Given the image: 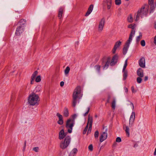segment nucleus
Segmentation results:
<instances>
[{
	"label": "nucleus",
	"mask_w": 156,
	"mask_h": 156,
	"mask_svg": "<svg viewBox=\"0 0 156 156\" xmlns=\"http://www.w3.org/2000/svg\"><path fill=\"white\" fill-rule=\"evenodd\" d=\"M115 99L113 100L112 103V109H114L115 106Z\"/></svg>",
	"instance_id": "obj_34"
},
{
	"label": "nucleus",
	"mask_w": 156,
	"mask_h": 156,
	"mask_svg": "<svg viewBox=\"0 0 156 156\" xmlns=\"http://www.w3.org/2000/svg\"><path fill=\"white\" fill-rule=\"evenodd\" d=\"M67 134V132L65 133V137L64 141H62L60 143V147L62 149H65L67 148L69 145L71 141V137L69 136H66Z\"/></svg>",
	"instance_id": "obj_5"
},
{
	"label": "nucleus",
	"mask_w": 156,
	"mask_h": 156,
	"mask_svg": "<svg viewBox=\"0 0 156 156\" xmlns=\"http://www.w3.org/2000/svg\"><path fill=\"white\" fill-rule=\"evenodd\" d=\"M95 117L97 118V115H95Z\"/></svg>",
	"instance_id": "obj_64"
},
{
	"label": "nucleus",
	"mask_w": 156,
	"mask_h": 156,
	"mask_svg": "<svg viewBox=\"0 0 156 156\" xmlns=\"http://www.w3.org/2000/svg\"><path fill=\"white\" fill-rule=\"evenodd\" d=\"M123 73V80H126L128 76V72L127 70H125L124 72L122 71Z\"/></svg>",
	"instance_id": "obj_26"
},
{
	"label": "nucleus",
	"mask_w": 156,
	"mask_h": 156,
	"mask_svg": "<svg viewBox=\"0 0 156 156\" xmlns=\"http://www.w3.org/2000/svg\"><path fill=\"white\" fill-rule=\"evenodd\" d=\"M41 89V87L40 86H37L35 88L34 91L35 92H39Z\"/></svg>",
	"instance_id": "obj_30"
},
{
	"label": "nucleus",
	"mask_w": 156,
	"mask_h": 156,
	"mask_svg": "<svg viewBox=\"0 0 156 156\" xmlns=\"http://www.w3.org/2000/svg\"><path fill=\"white\" fill-rule=\"evenodd\" d=\"M41 80V78L40 76H37L35 79V81L37 82H39Z\"/></svg>",
	"instance_id": "obj_38"
},
{
	"label": "nucleus",
	"mask_w": 156,
	"mask_h": 156,
	"mask_svg": "<svg viewBox=\"0 0 156 156\" xmlns=\"http://www.w3.org/2000/svg\"><path fill=\"white\" fill-rule=\"evenodd\" d=\"M128 28L132 29V30L131 31H134V33L135 32V24H129L128 27Z\"/></svg>",
	"instance_id": "obj_25"
},
{
	"label": "nucleus",
	"mask_w": 156,
	"mask_h": 156,
	"mask_svg": "<svg viewBox=\"0 0 156 156\" xmlns=\"http://www.w3.org/2000/svg\"><path fill=\"white\" fill-rule=\"evenodd\" d=\"M149 5H150V13L153 12L155 8V5H154L153 2H149Z\"/></svg>",
	"instance_id": "obj_21"
},
{
	"label": "nucleus",
	"mask_w": 156,
	"mask_h": 156,
	"mask_svg": "<svg viewBox=\"0 0 156 156\" xmlns=\"http://www.w3.org/2000/svg\"><path fill=\"white\" fill-rule=\"evenodd\" d=\"M107 130L108 129H106L105 131L103 132L102 134L100 137V141L101 142H102L107 139Z\"/></svg>",
	"instance_id": "obj_9"
},
{
	"label": "nucleus",
	"mask_w": 156,
	"mask_h": 156,
	"mask_svg": "<svg viewBox=\"0 0 156 156\" xmlns=\"http://www.w3.org/2000/svg\"><path fill=\"white\" fill-rule=\"evenodd\" d=\"M24 30V27L18 26L16 30L15 35L17 36H19L22 34Z\"/></svg>",
	"instance_id": "obj_7"
},
{
	"label": "nucleus",
	"mask_w": 156,
	"mask_h": 156,
	"mask_svg": "<svg viewBox=\"0 0 156 156\" xmlns=\"http://www.w3.org/2000/svg\"><path fill=\"white\" fill-rule=\"evenodd\" d=\"M90 110V108L89 107H88L87 108V111L86 113H85L83 115L84 116H86L88 114Z\"/></svg>",
	"instance_id": "obj_47"
},
{
	"label": "nucleus",
	"mask_w": 156,
	"mask_h": 156,
	"mask_svg": "<svg viewBox=\"0 0 156 156\" xmlns=\"http://www.w3.org/2000/svg\"><path fill=\"white\" fill-rule=\"evenodd\" d=\"M93 123V118L92 117H90V115H89L88 117V122L87 124H88H88H89V128L88 129V130L87 132V134L89 133V130L90 129L91 130L92 128V126Z\"/></svg>",
	"instance_id": "obj_11"
},
{
	"label": "nucleus",
	"mask_w": 156,
	"mask_h": 156,
	"mask_svg": "<svg viewBox=\"0 0 156 156\" xmlns=\"http://www.w3.org/2000/svg\"><path fill=\"white\" fill-rule=\"evenodd\" d=\"M39 150V147H34L33 148L34 151L36 152H38Z\"/></svg>",
	"instance_id": "obj_45"
},
{
	"label": "nucleus",
	"mask_w": 156,
	"mask_h": 156,
	"mask_svg": "<svg viewBox=\"0 0 156 156\" xmlns=\"http://www.w3.org/2000/svg\"><path fill=\"white\" fill-rule=\"evenodd\" d=\"M26 146V141L25 140L24 142V146L23 148V150H25Z\"/></svg>",
	"instance_id": "obj_53"
},
{
	"label": "nucleus",
	"mask_w": 156,
	"mask_h": 156,
	"mask_svg": "<svg viewBox=\"0 0 156 156\" xmlns=\"http://www.w3.org/2000/svg\"><path fill=\"white\" fill-rule=\"evenodd\" d=\"M137 146H138V144H134L133 147H135Z\"/></svg>",
	"instance_id": "obj_60"
},
{
	"label": "nucleus",
	"mask_w": 156,
	"mask_h": 156,
	"mask_svg": "<svg viewBox=\"0 0 156 156\" xmlns=\"http://www.w3.org/2000/svg\"><path fill=\"white\" fill-rule=\"evenodd\" d=\"M130 105L132 106V109L133 110L134 108V106L133 103L131 102H130Z\"/></svg>",
	"instance_id": "obj_55"
},
{
	"label": "nucleus",
	"mask_w": 156,
	"mask_h": 156,
	"mask_svg": "<svg viewBox=\"0 0 156 156\" xmlns=\"http://www.w3.org/2000/svg\"><path fill=\"white\" fill-rule=\"evenodd\" d=\"M93 5L91 4L90 5L89 7L88 8V10L87 11L86 14L85 15V16H88L92 12V10L93 8Z\"/></svg>",
	"instance_id": "obj_19"
},
{
	"label": "nucleus",
	"mask_w": 156,
	"mask_h": 156,
	"mask_svg": "<svg viewBox=\"0 0 156 156\" xmlns=\"http://www.w3.org/2000/svg\"><path fill=\"white\" fill-rule=\"evenodd\" d=\"M142 77H138L137 78L136 80L137 82L139 83H141V81L142 80V79L141 78Z\"/></svg>",
	"instance_id": "obj_39"
},
{
	"label": "nucleus",
	"mask_w": 156,
	"mask_h": 156,
	"mask_svg": "<svg viewBox=\"0 0 156 156\" xmlns=\"http://www.w3.org/2000/svg\"><path fill=\"white\" fill-rule=\"evenodd\" d=\"M56 115L58 118L59 119H63L62 116L59 113H57Z\"/></svg>",
	"instance_id": "obj_35"
},
{
	"label": "nucleus",
	"mask_w": 156,
	"mask_h": 156,
	"mask_svg": "<svg viewBox=\"0 0 156 156\" xmlns=\"http://www.w3.org/2000/svg\"><path fill=\"white\" fill-rule=\"evenodd\" d=\"M135 113L134 112H132L130 115L129 120V126L132 127L133 126L134 122L135 120Z\"/></svg>",
	"instance_id": "obj_8"
},
{
	"label": "nucleus",
	"mask_w": 156,
	"mask_h": 156,
	"mask_svg": "<svg viewBox=\"0 0 156 156\" xmlns=\"http://www.w3.org/2000/svg\"><path fill=\"white\" fill-rule=\"evenodd\" d=\"M115 4L116 5H119L121 4V0H115Z\"/></svg>",
	"instance_id": "obj_43"
},
{
	"label": "nucleus",
	"mask_w": 156,
	"mask_h": 156,
	"mask_svg": "<svg viewBox=\"0 0 156 156\" xmlns=\"http://www.w3.org/2000/svg\"><path fill=\"white\" fill-rule=\"evenodd\" d=\"M124 89L125 90V92L126 93H127L128 91V89L127 87H124Z\"/></svg>",
	"instance_id": "obj_49"
},
{
	"label": "nucleus",
	"mask_w": 156,
	"mask_h": 156,
	"mask_svg": "<svg viewBox=\"0 0 156 156\" xmlns=\"http://www.w3.org/2000/svg\"><path fill=\"white\" fill-rule=\"evenodd\" d=\"M38 73V72L37 71H35L32 74V76L31 77V79H32V80H34L35 77L37 75Z\"/></svg>",
	"instance_id": "obj_28"
},
{
	"label": "nucleus",
	"mask_w": 156,
	"mask_h": 156,
	"mask_svg": "<svg viewBox=\"0 0 156 156\" xmlns=\"http://www.w3.org/2000/svg\"><path fill=\"white\" fill-rule=\"evenodd\" d=\"M154 155H156V148H155V151L154 152Z\"/></svg>",
	"instance_id": "obj_61"
},
{
	"label": "nucleus",
	"mask_w": 156,
	"mask_h": 156,
	"mask_svg": "<svg viewBox=\"0 0 156 156\" xmlns=\"http://www.w3.org/2000/svg\"><path fill=\"white\" fill-rule=\"evenodd\" d=\"M138 63L139 66L143 68L145 67V58L144 57H141L139 60Z\"/></svg>",
	"instance_id": "obj_10"
},
{
	"label": "nucleus",
	"mask_w": 156,
	"mask_h": 156,
	"mask_svg": "<svg viewBox=\"0 0 156 156\" xmlns=\"http://www.w3.org/2000/svg\"><path fill=\"white\" fill-rule=\"evenodd\" d=\"M63 12V8L62 7H60L59 9L58 13V17L59 19H60L62 17Z\"/></svg>",
	"instance_id": "obj_23"
},
{
	"label": "nucleus",
	"mask_w": 156,
	"mask_h": 156,
	"mask_svg": "<svg viewBox=\"0 0 156 156\" xmlns=\"http://www.w3.org/2000/svg\"><path fill=\"white\" fill-rule=\"evenodd\" d=\"M143 72V70L141 68H139L137 71V75L141 77H142L144 76Z\"/></svg>",
	"instance_id": "obj_18"
},
{
	"label": "nucleus",
	"mask_w": 156,
	"mask_h": 156,
	"mask_svg": "<svg viewBox=\"0 0 156 156\" xmlns=\"http://www.w3.org/2000/svg\"><path fill=\"white\" fill-rule=\"evenodd\" d=\"M105 23V19L104 18H102L99 22L98 30L99 31H101L103 29L104 25Z\"/></svg>",
	"instance_id": "obj_13"
},
{
	"label": "nucleus",
	"mask_w": 156,
	"mask_h": 156,
	"mask_svg": "<svg viewBox=\"0 0 156 156\" xmlns=\"http://www.w3.org/2000/svg\"><path fill=\"white\" fill-rule=\"evenodd\" d=\"M69 156H74V154H73L71 153H70L69 155Z\"/></svg>",
	"instance_id": "obj_62"
},
{
	"label": "nucleus",
	"mask_w": 156,
	"mask_h": 156,
	"mask_svg": "<svg viewBox=\"0 0 156 156\" xmlns=\"http://www.w3.org/2000/svg\"><path fill=\"white\" fill-rule=\"evenodd\" d=\"M65 137L64 131L63 129H62L59 133L58 138L59 140H61L63 139Z\"/></svg>",
	"instance_id": "obj_16"
},
{
	"label": "nucleus",
	"mask_w": 156,
	"mask_h": 156,
	"mask_svg": "<svg viewBox=\"0 0 156 156\" xmlns=\"http://www.w3.org/2000/svg\"><path fill=\"white\" fill-rule=\"evenodd\" d=\"M110 96L109 95L108 96V99L107 101V103H109L110 102L109 99H110Z\"/></svg>",
	"instance_id": "obj_52"
},
{
	"label": "nucleus",
	"mask_w": 156,
	"mask_h": 156,
	"mask_svg": "<svg viewBox=\"0 0 156 156\" xmlns=\"http://www.w3.org/2000/svg\"><path fill=\"white\" fill-rule=\"evenodd\" d=\"M121 43L122 42L120 41H118L115 43L112 50V52L113 54L115 53L117 49L120 46Z\"/></svg>",
	"instance_id": "obj_14"
},
{
	"label": "nucleus",
	"mask_w": 156,
	"mask_h": 156,
	"mask_svg": "<svg viewBox=\"0 0 156 156\" xmlns=\"http://www.w3.org/2000/svg\"><path fill=\"white\" fill-rule=\"evenodd\" d=\"M70 70V68L69 66H67L65 70V74L66 75H67L69 73Z\"/></svg>",
	"instance_id": "obj_29"
},
{
	"label": "nucleus",
	"mask_w": 156,
	"mask_h": 156,
	"mask_svg": "<svg viewBox=\"0 0 156 156\" xmlns=\"http://www.w3.org/2000/svg\"><path fill=\"white\" fill-rule=\"evenodd\" d=\"M142 36V35L141 33L140 32V35L137 36L136 38V41L137 42H138L140 41V38Z\"/></svg>",
	"instance_id": "obj_36"
},
{
	"label": "nucleus",
	"mask_w": 156,
	"mask_h": 156,
	"mask_svg": "<svg viewBox=\"0 0 156 156\" xmlns=\"http://www.w3.org/2000/svg\"><path fill=\"white\" fill-rule=\"evenodd\" d=\"M119 58V56L117 54L115 55L112 57V60L110 62V58H108L107 60L105 62V60H106L105 58H103L102 60V63L101 65H103V69H107L110 64L111 66H113L115 65L117 62Z\"/></svg>",
	"instance_id": "obj_1"
},
{
	"label": "nucleus",
	"mask_w": 156,
	"mask_h": 156,
	"mask_svg": "<svg viewBox=\"0 0 156 156\" xmlns=\"http://www.w3.org/2000/svg\"><path fill=\"white\" fill-rule=\"evenodd\" d=\"M76 115L75 114H74L73 115H72L73 119H72V120H74L75 121V120H74L76 118Z\"/></svg>",
	"instance_id": "obj_50"
},
{
	"label": "nucleus",
	"mask_w": 156,
	"mask_h": 156,
	"mask_svg": "<svg viewBox=\"0 0 156 156\" xmlns=\"http://www.w3.org/2000/svg\"><path fill=\"white\" fill-rule=\"evenodd\" d=\"M81 87L80 86H78L75 89L73 94V101L72 103V106L75 107L77 102V98H78V95L81 93Z\"/></svg>",
	"instance_id": "obj_4"
},
{
	"label": "nucleus",
	"mask_w": 156,
	"mask_h": 156,
	"mask_svg": "<svg viewBox=\"0 0 156 156\" xmlns=\"http://www.w3.org/2000/svg\"><path fill=\"white\" fill-rule=\"evenodd\" d=\"M57 123L60 125H62L63 123V119H59L57 121Z\"/></svg>",
	"instance_id": "obj_41"
},
{
	"label": "nucleus",
	"mask_w": 156,
	"mask_h": 156,
	"mask_svg": "<svg viewBox=\"0 0 156 156\" xmlns=\"http://www.w3.org/2000/svg\"><path fill=\"white\" fill-rule=\"evenodd\" d=\"M154 2V0H149L148 3L149 2Z\"/></svg>",
	"instance_id": "obj_57"
},
{
	"label": "nucleus",
	"mask_w": 156,
	"mask_h": 156,
	"mask_svg": "<svg viewBox=\"0 0 156 156\" xmlns=\"http://www.w3.org/2000/svg\"><path fill=\"white\" fill-rule=\"evenodd\" d=\"M121 138L119 137H117L116 139V141L117 142H120L121 141Z\"/></svg>",
	"instance_id": "obj_46"
},
{
	"label": "nucleus",
	"mask_w": 156,
	"mask_h": 156,
	"mask_svg": "<svg viewBox=\"0 0 156 156\" xmlns=\"http://www.w3.org/2000/svg\"><path fill=\"white\" fill-rule=\"evenodd\" d=\"M154 43L156 44V35L154 37Z\"/></svg>",
	"instance_id": "obj_56"
},
{
	"label": "nucleus",
	"mask_w": 156,
	"mask_h": 156,
	"mask_svg": "<svg viewBox=\"0 0 156 156\" xmlns=\"http://www.w3.org/2000/svg\"><path fill=\"white\" fill-rule=\"evenodd\" d=\"M148 76H145L144 78V81H147L148 79Z\"/></svg>",
	"instance_id": "obj_54"
},
{
	"label": "nucleus",
	"mask_w": 156,
	"mask_h": 156,
	"mask_svg": "<svg viewBox=\"0 0 156 156\" xmlns=\"http://www.w3.org/2000/svg\"><path fill=\"white\" fill-rule=\"evenodd\" d=\"M100 68L101 66L99 65H97L94 66V68L99 73H100Z\"/></svg>",
	"instance_id": "obj_31"
},
{
	"label": "nucleus",
	"mask_w": 156,
	"mask_h": 156,
	"mask_svg": "<svg viewBox=\"0 0 156 156\" xmlns=\"http://www.w3.org/2000/svg\"><path fill=\"white\" fill-rule=\"evenodd\" d=\"M154 28L155 29H156V22L154 23Z\"/></svg>",
	"instance_id": "obj_58"
},
{
	"label": "nucleus",
	"mask_w": 156,
	"mask_h": 156,
	"mask_svg": "<svg viewBox=\"0 0 156 156\" xmlns=\"http://www.w3.org/2000/svg\"><path fill=\"white\" fill-rule=\"evenodd\" d=\"M88 148L90 151H92L93 149V147L92 144H90V145L88 147Z\"/></svg>",
	"instance_id": "obj_40"
},
{
	"label": "nucleus",
	"mask_w": 156,
	"mask_h": 156,
	"mask_svg": "<svg viewBox=\"0 0 156 156\" xmlns=\"http://www.w3.org/2000/svg\"><path fill=\"white\" fill-rule=\"evenodd\" d=\"M127 20L129 23H132L133 21V18L131 14H130L127 17Z\"/></svg>",
	"instance_id": "obj_27"
},
{
	"label": "nucleus",
	"mask_w": 156,
	"mask_h": 156,
	"mask_svg": "<svg viewBox=\"0 0 156 156\" xmlns=\"http://www.w3.org/2000/svg\"><path fill=\"white\" fill-rule=\"evenodd\" d=\"M135 34V33H134V31H131L130 34L129 35V39L127 41L126 43L128 44H130V43L132 42V41L133 38Z\"/></svg>",
	"instance_id": "obj_12"
},
{
	"label": "nucleus",
	"mask_w": 156,
	"mask_h": 156,
	"mask_svg": "<svg viewBox=\"0 0 156 156\" xmlns=\"http://www.w3.org/2000/svg\"><path fill=\"white\" fill-rule=\"evenodd\" d=\"M40 101L38 95L35 93L33 92L30 94L28 99L29 104L31 105L37 106L39 105Z\"/></svg>",
	"instance_id": "obj_3"
},
{
	"label": "nucleus",
	"mask_w": 156,
	"mask_h": 156,
	"mask_svg": "<svg viewBox=\"0 0 156 156\" xmlns=\"http://www.w3.org/2000/svg\"><path fill=\"white\" fill-rule=\"evenodd\" d=\"M127 65V60L126 59L125 62V63L123 66L122 71L124 72L125 70H126V69Z\"/></svg>",
	"instance_id": "obj_32"
},
{
	"label": "nucleus",
	"mask_w": 156,
	"mask_h": 156,
	"mask_svg": "<svg viewBox=\"0 0 156 156\" xmlns=\"http://www.w3.org/2000/svg\"><path fill=\"white\" fill-rule=\"evenodd\" d=\"M99 132L97 130L94 133V137L95 138H97L98 136Z\"/></svg>",
	"instance_id": "obj_42"
},
{
	"label": "nucleus",
	"mask_w": 156,
	"mask_h": 156,
	"mask_svg": "<svg viewBox=\"0 0 156 156\" xmlns=\"http://www.w3.org/2000/svg\"><path fill=\"white\" fill-rule=\"evenodd\" d=\"M129 44L125 43L123 48V54L125 55L126 54L129 47Z\"/></svg>",
	"instance_id": "obj_17"
},
{
	"label": "nucleus",
	"mask_w": 156,
	"mask_h": 156,
	"mask_svg": "<svg viewBox=\"0 0 156 156\" xmlns=\"http://www.w3.org/2000/svg\"><path fill=\"white\" fill-rule=\"evenodd\" d=\"M17 24H16V23L14 24V26H16L17 25Z\"/></svg>",
	"instance_id": "obj_63"
},
{
	"label": "nucleus",
	"mask_w": 156,
	"mask_h": 156,
	"mask_svg": "<svg viewBox=\"0 0 156 156\" xmlns=\"http://www.w3.org/2000/svg\"><path fill=\"white\" fill-rule=\"evenodd\" d=\"M77 149L76 148H74L73 149L70 153L74 155L75 154H76L77 153Z\"/></svg>",
	"instance_id": "obj_33"
},
{
	"label": "nucleus",
	"mask_w": 156,
	"mask_h": 156,
	"mask_svg": "<svg viewBox=\"0 0 156 156\" xmlns=\"http://www.w3.org/2000/svg\"><path fill=\"white\" fill-rule=\"evenodd\" d=\"M75 124V121L74 120H72L71 119H68L66 123V127L68 129L67 131L69 133L72 132L73 128Z\"/></svg>",
	"instance_id": "obj_6"
},
{
	"label": "nucleus",
	"mask_w": 156,
	"mask_h": 156,
	"mask_svg": "<svg viewBox=\"0 0 156 156\" xmlns=\"http://www.w3.org/2000/svg\"><path fill=\"white\" fill-rule=\"evenodd\" d=\"M63 115L64 116L67 117L69 115V113L68 109L66 107H65L64 109Z\"/></svg>",
	"instance_id": "obj_24"
},
{
	"label": "nucleus",
	"mask_w": 156,
	"mask_h": 156,
	"mask_svg": "<svg viewBox=\"0 0 156 156\" xmlns=\"http://www.w3.org/2000/svg\"><path fill=\"white\" fill-rule=\"evenodd\" d=\"M131 90L133 93H135L136 91L134 90V86H132L131 87Z\"/></svg>",
	"instance_id": "obj_48"
},
{
	"label": "nucleus",
	"mask_w": 156,
	"mask_h": 156,
	"mask_svg": "<svg viewBox=\"0 0 156 156\" xmlns=\"http://www.w3.org/2000/svg\"><path fill=\"white\" fill-rule=\"evenodd\" d=\"M104 2L107 5L108 9H110L112 4V0H104Z\"/></svg>",
	"instance_id": "obj_15"
},
{
	"label": "nucleus",
	"mask_w": 156,
	"mask_h": 156,
	"mask_svg": "<svg viewBox=\"0 0 156 156\" xmlns=\"http://www.w3.org/2000/svg\"><path fill=\"white\" fill-rule=\"evenodd\" d=\"M26 23V20L24 19H21L19 22L18 23L20 24V25L19 26H21L23 27H24V25Z\"/></svg>",
	"instance_id": "obj_22"
},
{
	"label": "nucleus",
	"mask_w": 156,
	"mask_h": 156,
	"mask_svg": "<svg viewBox=\"0 0 156 156\" xmlns=\"http://www.w3.org/2000/svg\"><path fill=\"white\" fill-rule=\"evenodd\" d=\"M88 124H87L85 128H84V130L83 131V134H86V132H87V129L88 128Z\"/></svg>",
	"instance_id": "obj_37"
},
{
	"label": "nucleus",
	"mask_w": 156,
	"mask_h": 156,
	"mask_svg": "<svg viewBox=\"0 0 156 156\" xmlns=\"http://www.w3.org/2000/svg\"><path fill=\"white\" fill-rule=\"evenodd\" d=\"M123 129L125 130L126 135L127 136L129 137V129L128 126L124 125L123 127Z\"/></svg>",
	"instance_id": "obj_20"
},
{
	"label": "nucleus",
	"mask_w": 156,
	"mask_h": 156,
	"mask_svg": "<svg viewBox=\"0 0 156 156\" xmlns=\"http://www.w3.org/2000/svg\"><path fill=\"white\" fill-rule=\"evenodd\" d=\"M31 83H31V84H33V82H34V80H32V79H31Z\"/></svg>",
	"instance_id": "obj_59"
},
{
	"label": "nucleus",
	"mask_w": 156,
	"mask_h": 156,
	"mask_svg": "<svg viewBox=\"0 0 156 156\" xmlns=\"http://www.w3.org/2000/svg\"><path fill=\"white\" fill-rule=\"evenodd\" d=\"M149 8V5L145 4L144 6H142L140 9H139L136 16L135 21H138L140 16L141 18H143L144 16H146L148 13Z\"/></svg>",
	"instance_id": "obj_2"
},
{
	"label": "nucleus",
	"mask_w": 156,
	"mask_h": 156,
	"mask_svg": "<svg viewBox=\"0 0 156 156\" xmlns=\"http://www.w3.org/2000/svg\"><path fill=\"white\" fill-rule=\"evenodd\" d=\"M140 44L142 46H144L145 45V42L144 40H142L141 41Z\"/></svg>",
	"instance_id": "obj_44"
},
{
	"label": "nucleus",
	"mask_w": 156,
	"mask_h": 156,
	"mask_svg": "<svg viewBox=\"0 0 156 156\" xmlns=\"http://www.w3.org/2000/svg\"><path fill=\"white\" fill-rule=\"evenodd\" d=\"M64 84V82L63 81H61L60 83V85L61 87L63 86Z\"/></svg>",
	"instance_id": "obj_51"
}]
</instances>
